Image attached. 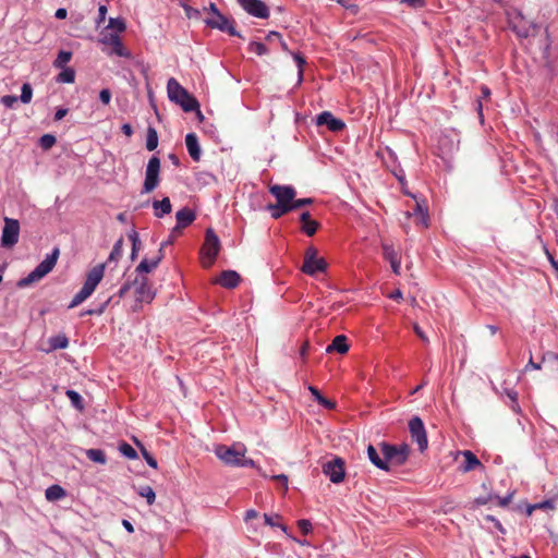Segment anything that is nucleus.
<instances>
[{
    "label": "nucleus",
    "mask_w": 558,
    "mask_h": 558,
    "mask_svg": "<svg viewBox=\"0 0 558 558\" xmlns=\"http://www.w3.org/2000/svg\"><path fill=\"white\" fill-rule=\"evenodd\" d=\"M214 452L226 465L235 468L256 466L252 459L245 458L246 447L244 444L235 442L231 446L217 445Z\"/></svg>",
    "instance_id": "f257e3e1"
},
{
    "label": "nucleus",
    "mask_w": 558,
    "mask_h": 558,
    "mask_svg": "<svg viewBox=\"0 0 558 558\" xmlns=\"http://www.w3.org/2000/svg\"><path fill=\"white\" fill-rule=\"evenodd\" d=\"M167 93L169 99L179 105L183 111H198V113H201L197 99L192 96L174 77L168 80Z\"/></svg>",
    "instance_id": "f03ea898"
},
{
    "label": "nucleus",
    "mask_w": 558,
    "mask_h": 558,
    "mask_svg": "<svg viewBox=\"0 0 558 558\" xmlns=\"http://www.w3.org/2000/svg\"><path fill=\"white\" fill-rule=\"evenodd\" d=\"M105 264L94 266L87 274L81 290L72 299L69 308H74L88 299L104 278Z\"/></svg>",
    "instance_id": "7ed1b4c3"
},
{
    "label": "nucleus",
    "mask_w": 558,
    "mask_h": 558,
    "mask_svg": "<svg viewBox=\"0 0 558 558\" xmlns=\"http://www.w3.org/2000/svg\"><path fill=\"white\" fill-rule=\"evenodd\" d=\"M132 288L137 302L150 303L155 298V292L146 276H136L134 280H128L118 291V298L123 299Z\"/></svg>",
    "instance_id": "20e7f679"
},
{
    "label": "nucleus",
    "mask_w": 558,
    "mask_h": 558,
    "mask_svg": "<svg viewBox=\"0 0 558 558\" xmlns=\"http://www.w3.org/2000/svg\"><path fill=\"white\" fill-rule=\"evenodd\" d=\"M60 256V248L54 247L51 254L47 255L46 258L39 263L36 268L28 274L25 278H22L17 286L20 288H25L34 282L41 280L45 276H47L56 266L58 258Z\"/></svg>",
    "instance_id": "39448f33"
},
{
    "label": "nucleus",
    "mask_w": 558,
    "mask_h": 558,
    "mask_svg": "<svg viewBox=\"0 0 558 558\" xmlns=\"http://www.w3.org/2000/svg\"><path fill=\"white\" fill-rule=\"evenodd\" d=\"M221 248L220 240L213 229H207L205 232V241L201 248V263L204 268H209L214 265Z\"/></svg>",
    "instance_id": "423d86ee"
},
{
    "label": "nucleus",
    "mask_w": 558,
    "mask_h": 558,
    "mask_svg": "<svg viewBox=\"0 0 558 558\" xmlns=\"http://www.w3.org/2000/svg\"><path fill=\"white\" fill-rule=\"evenodd\" d=\"M380 453L385 457L387 461V465H402L409 458L410 448L407 444H402L400 446L390 445L387 442H380L379 445Z\"/></svg>",
    "instance_id": "0eeeda50"
},
{
    "label": "nucleus",
    "mask_w": 558,
    "mask_h": 558,
    "mask_svg": "<svg viewBox=\"0 0 558 558\" xmlns=\"http://www.w3.org/2000/svg\"><path fill=\"white\" fill-rule=\"evenodd\" d=\"M326 268L327 263L318 256V250L313 245L308 246L304 253L301 270L308 276H315L318 272H324Z\"/></svg>",
    "instance_id": "6e6552de"
},
{
    "label": "nucleus",
    "mask_w": 558,
    "mask_h": 558,
    "mask_svg": "<svg viewBox=\"0 0 558 558\" xmlns=\"http://www.w3.org/2000/svg\"><path fill=\"white\" fill-rule=\"evenodd\" d=\"M160 159L157 156L150 157L148 160L145 181L143 185L144 193L153 192L159 184Z\"/></svg>",
    "instance_id": "1a4fd4ad"
},
{
    "label": "nucleus",
    "mask_w": 558,
    "mask_h": 558,
    "mask_svg": "<svg viewBox=\"0 0 558 558\" xmlns=\"http://www.w3.org/2000/svg\"><path fill=\"white\" fill-rule=\"evenodd\" d=\"M20 238V222L13 218H4V227L2 229L1 245L7 248L13 247Z\"/></svg>",
    "instance_id": "9d476101"
},
{
    "label": "nucleus",
    "mask_w": 558,
    "mask_h": 558,
    "mask_svg": "<svg viewBox=\"0 0 558 558\" xmlns=\"http://www.w3.org/2000/svg\"><path fill=\"white\" fill-rule=\"evenodd\" d=\"M323 473L329 477L330 482L339 484L344 480L345 469L344 460L336 457L323 464Z\"/></svg>",
    "instance_id": "9b49d317"
},
{
    "label": "nucleus",
    "mask_w": 558,
    "mask_h": 558,
    "mask_svg": "<svg viewBox=\"0 0 558 558\" xmlns=\"http://www.w3.org/2000/svg\"><path fill=\"white\" fill-rule=\"evenodd\" d=\"M99 41L102 45L108 46L110 48V50L107 51L109 56L116 54L118 57H123L126 59H130L132 57L131 52L123 45L120 36L117 34H104Z\"/></svg>",
    "instance_id": "f8f14e48"
},
{
    "label": "nucleus",
    "mask_w": 558,
    "mask_h": 558,
    "mask_svg": "<svg viewBox=\"0 0 558 558\" xmlns=\"http://www.w3.org/2000/svg\"><path fill=\"white\" fill-rule=\"evenodd\" d=\"M269 192L276 198L277 205L281 206H292L296 195L295 189L290 185L275 184L269 187Z\"/></svg>",
    "instance_id": "ddd939ff"
},
{
    "label": "nucleus",
    "mask_w": 558,
    "mask_h": 558,
    "mask_svg": "<svg viewBox=\"0 0 558 558\" xmlns=\"http://www.w3.org/2000/svg\"><path fill=\"white\" fill-rule=\"evenodd\" d=\"M409 429L411 437L413 441L417 444L420 451H424L428 446V441L423 421L418 416H414L409 422Z\"/></svg>",
    "instance_id": "4468645a"
},
{
    "label": "nucleus",
    "mask_w": 558,
    "mask_h": 558,
    "mask_svg": "<svg viewBox=\"0 0 558 558\" xmlns=\"http://www.w3.org/2000/svg\"><path fill=\"white\" fill-rule=\"evenodd\" d=\"M238 3L252 16L258 19H267L269 16V9L262 0H238Z\"/></svg>",
    "instance_id": "2eb2a0df"
},
{
    "label": "nucleus",
    "mask_w": 558,
    "mask_h": 558,
    "mask_svg": "<svg viewBox=\"0 0 558 558\" xmlns=\"http://www.w3.org/2000/svg\"><path fill=\"white\" fill-rule=\"evenodd\" d=\"M205 23L210 28H217V29H220L222 32H227L230 36H239V37H241V35L235 31V28L229 22V20L225 15H222L221 13H217V15H215L213 17H209V19H206Z\"/></svg>",
    "instance_id": "dca6fc26"
},
{
    "label": "nucleus",
    "mask_w": 558,
    "mask_h": 558,
    "mask_svg": "<svg viewBox=\"0 0 558 558\" xmlns=\"http://www.w3.org/2000/svg\"><path fill=\"white\" fill-rule=\"evenodd\" d=\"M317 124L326 125L328 130L332 132H339L345 128L344 122L340 119L335 118L333 114L329 111H323L320 114L317 116Z\"/></svg>",
    "instance_id": "f3484780"
},
{
    "label": "nucleus",
    "mask_w": 558,
    "mask_h": 558,
    "mask_svg": "<svg viewBox=\"0 0 558 558\" xmlns=\"http://www.w3.org/2000/svg\"><path fill=\"white\" fill-rule=\"evenodd\" d=\"M175 218L177 226L173 228L172 232H177L193 223V221L196 219V215L192 209L184 207L177 211Z\"/></svg>",
    "instance_id": "a211bd4d"
},
{
    "label": "nucleus",
    "mask_w": 558,
    "mask_h": 558,
    "mask_svg": "<svg viewBox=\"0 0 558 558\" xmlns=\"http://www.w3.org/2000/svg\"><path fill=\"white\" fill-rule=\"evenodd\" d=\"M240 280L241 277L236 271L225 270L215 282L219 283L223 288L233 289L239 284Z\"/></svg>",
    "instance_id": "6ab92c4d"
},
{
    "label": "nucleus",
    "mask_w": 558,
    "mask_h": 558,
    "mask_svg": "<svg viewBox=\"0 0 558 558\" xmlns=\"http://www.w3.org/2000/svg\"><path fill=\"white\" fill-rule=\"evenodd\" d=\"M163 258V253L161 251H158L157 255L151 258L147 259L144 258L136 267L135 271L137 272V276H144L143 274L150 272L153 269H155L159 263Z\"/></svg>",
    "instance_id": "aec40b11"
},
{
    "label": "nucleus",
    "mask_w": 558,
    "mask_h": 558,
    "mask_svg": "<svg viewBox=\"0 0 558 558\" xmlns=\"http://www.w3.org/2000/svg\"><path fill=\"white\" fill-rule=\"evenodd\" d=\"M301 230L307 235L313 236L318 230L319 223L311 218L308 211H303L300 216Z\"/></svg>",
    "instance_id": "412c9836"
},
{
    "label": "nucleus",
    "mask_w": 558,
    "mask_h": 558,
    "mask_svg": "<svg viewBox=\"0 0 558 558\" xmlns=\"http://www.w3.org/2000/svg\"><path fill=\"white\" fill-rule=\"evenodd\" d=\"M185 145L191 158L194 161H198L201 158V147L198 143V137L195 133H189L185 136Z\"/></svg>",
    "instance_id": "4be33fe9"
},
{
    "label": "nucleus",
    "mask_w": 558,
    "mask_h": 558,
    "mask_svg": "<svg viewBox=\"0 0 558 558\" xmlns=\"http://www.w3.org/2000/svg\"><path fill=\"white\" fill-rule=\"evenodd\" d=\"M412 215L416 217L417 225H421L423 228L428 227L429 217H428L427 208L424 206V203L416 202L413 213L408 211L407 217L409 218Z\"/></svg>",
    "instance_id": "5701e85b"
},
{
    "label": "nucleus",
    "mask_w": 558,
    "mask_h": 558,
    "mask_svg": "<svg viewBox=\"0 0 558 558\" xmlns=\"http://www.w3.org/2000/svg\"><path fill=\"white\" fill-rule=\"evenodd\" d=\"M367 457L369 461L378 469L389 471L385 457H380L379 452L373 445H368L367 447Z\"/></svg>",
    "instance_id": "b1692460"
},
{
    "label": "nucleus",
    "mask_w": 558,
    "mask_h": 558,
    "mask_svg": "<svg viewBox=\"0 0 558 558\" xmlns=\"http://www.w3.org/2000/svg\"><path fill=\"white\" fill-rule=\"evenodd\" d=\"M464 457V463L460 466L461 471L466 473L474 470L477 466H482L478 458L470 450H465L462 452Z\"/></svg>",
    "instance_id": "393cba45"
},
{
    "label": "nucleus",
    "mask_w": 558,
    "mask_h": 558,
    "mask_svg": "<svg viewBox=\"0 0 558 558\" xmlns=\"http://www.w3.org/2000/svg\"><path fill=\"white\" fill-rule=\"evenodd\" d=\"M327 352L337 351L341 354L347 353L349 351L348 339L344 335H339L335 337L331 343L326 349Z\"/></svg>",
    "instance_id": "a878e982"
},
{
    "label": "nucleus",
    "mask_w": 558,
    "mask_h": 558,
    "mask_svg": "<svg viewBox=\"0 0 558 558\" xmlns=\"http://www.w3.org/2000/svg\"><path fill=\"white\" fill-rule=\"evenodd\" d=\"M154 214L156 217L161 218L162 216L170 214L172 206L169 197H163L161 201L153 202Z\"/></svg>",
    "instance_id": "bb28decb"
},
{
    "label": "nucleus",
    "mask_w": 558,
    "mask_h": 558,
    "mask_svg": "<svg viewBox=\"0 0 558 558\" xmlns=\"http://www.w3.org/2000/svg\"><path fill=\"white\" fill-rule=\"evenodd\" d=\"M65 495V490L60 485H51L45 492L46 499L49 501H57Z\"/></svg>",
    "instance_id": "cd10ccee"
},
{
    "label": "nucleus",
    "mask_w": 558,
    "mask_h": 558,
    "mask_svg": "<svg viewBox=\"0 0 558 558\" xmlns=\"http://www.w3.org/2000/svg\"><path fill=\"white\" fill-rule=\"evenodd\" d=\"M308 390L315 397L316 401L324 408H326V409H335L336 408V403L333 401L326 399L316 387L308 386Z\"/></svg>",
    "instance_id": "c85d7f7f"
},
{
    "label": "nucleus",
    "mask_w": 558,
    "mask_h": 558,
    "mask_svg": "<svg viewBox=\"0 0 558 558\" xmlns=\"http://www.w3.org/2000/svg\"><path fill=\"white\" fill-rule=\"evenodd\" d=\"M158 146V134L155 128L149 126L147 129V137H146V148L149 151H153Z\"/></svg>",
    "instance_id": "c756f323"
},
{
    "label": "nucleus",
    "mask_w": 558,
    "mask_h": 558,
    "mask_svg": "<svg viewBox=\"0 0 558 558\" xmlns=\"http://www.w3.org/2000/svg\"><path fill=\"white\" fill-rule=\"evenodd\" d=\"M86 457L94 461V462H97V463H100V464H106L107 463V458H106V454L105 452L101 450V449H87L86 450Z\"/></svg>",
    "instance_id": "7c9ffc66"
},
{
    "label": "nucleus",
    "mask_w": 558,
    "mask_h": 558,
    "mask_svg": "<svg viewBox=\"0 0 558 558\" xmlns=\"http://www.w3.org/2000/svg\"><path fill=\"white\" fill-rule=\"evenodd\" d=\"M268 210L270 211L271 217L274 219H279L283 215L292 211V207L291 206L277 205V203H276L275 205H272V204L268 205Z\"/></svg>",
    "instance_id": "2f4dec72"
},
{
    "label": "nucleus",
    "mask_w": 558,
    "mask_h": 558,
    "mask_svg": "<svg viewBox=\"0 0 558 558\" xmlns=\"http://www.w3.org/2000/svg\"><path fill=\"white\" fill-rule=\"evenodd\" d=\"M57 81L68 84L74 83L75 71L72 68H63L62 71L58 74Z\"/></svg>",
    "instance_id": "473e14b6"
},
{
    "label": "nucleus",
    "mask_w": 558,
    "mask_h": 558,
    "mask_svg": "<svg viewBox=\"0 0 558 558\" xmlns=\"http://www.w3.org/2000/svg\"><path fill=\"white\" fill-rule=\"evenodd\" d=\"M136 490L141 497L146 498L148 505L155 502L156 494L149 485L140 486Z\"/></svg>",
    "instance_id": "72a5a7b5"
},
{
    "label": "nucleus",
    "mask_w": 558,
    "mask_h": 558,
    "mask_svg": "<svg viewBox=\"0 0 558 558\" xmlns=\"http://www.w3.org/2000/svg\"><path fill=\"white\" fill-rule=\"evenodd\" d=\"M71 58H72L71 51H65V50L59 51L57 59L53 61L54 68L63 69L65 66V64L71 60Z\"/></svg>",
    "instance_id": "f704fd0d"
},
{
    "label": "nucleus",
    "mask_w": 558,
    "mask_h": 558,
    "mask_svg": "<svg viewBox=\"0 0 558 558\" xmlns=\"http://www.w3.org/2000/svg\"><path fill=\"white\" fill-rule=\"evenodd\" d=\"M123 253V239L120 238L113 245L112 251L109 255V262L111 260H118Z\"/></svg>",
    "instance_id": "c9c22d12"
},
{
    "label": "nucleus",
    "mask_w": 558,
    "mask_h": 558,
    "mask_svg": "<svg viewBox=\"0 0 558 558\" xmlns=\"http://www.w3.org/2000/svg\"><path fill=\"white\" fill-rule=\"evenodd\" d=\"M56 144V136L52 134H45L39 138V146L44 150L50 149Z\"/></svg>",
    "instance_id": "e433bc0d"
},
{
    "label": "nucleus",
    "mask_w": 558,
    "mask_h": 558,
    "mask_svg": "<svg viewBox=\"0 0 558 558\" xmlns=\"http://www.w3.org/2000/svg\"><path fill=\"white\" fill-rule=\"evenodd\" d=\"M129 239L132 242L131 258L134 259L136 257V254H137V251L140 248V244H141L140 239H138V233L135 230H132L129 233Z\"/></svg>",
    "instance_id": "4c0bfd02"
},
{
    "label": "nucleus",
    "mask_w": 558,
    "mask_h": 558,
    "mask_svg": "<svg viewBox=\"0 0 558 558\" xmlns=\"http://www.w3.org/2000/svg\"><path fill=\"white\" fill-rule=\"evenodd\" d=\"M66 396L69 397L71 403L78 410L83 409V398L81 395L74 390H68Z\"/></svg>",
    "instance_id": "58836bf2"
},
{
    "label": "nucleus",
    "mask_w": 558,
    "mask_h": 558,
    "mask_svg": "<svg viewBox=\"0 0 558 558\" xmlns=\"http://www.w3.org/2000/svg\"><path fill=\"white\" fill-rule=\"evenodd\" d=\"M32 97H33V88H32L31 84L24 83L22 86L21 96H20L21 101L23 104H28V102H31Z\"/></svg>",
    "instance_id": "ea45409f"
},
{
    "label": "nucleus",
    "mask_w": 558,
    "mask_h": 558,
    "mask_svg": "<svg viewBox=\"0 0 558 558\" xmlns=\"http://www.w3.org/2000/svg\"><path fill=\"white\" fill-rule=\"evenodd\" d=\"M50 344L53 349H65L69 345V339L64 335H59L51 339Z\"/></svg>",
    "instance_id": "a19ab883"
},
{
    "label": "nucleus",
    "mask_w": 558,
    "mask_h": 558,
    "mask_svg": "<svg viewBox=\"0 0 558 558\" xmlns=\"http://www.w3.org/2000/svg\"><path fill=\"white\" fill-rule=\"evenodd\" d=\"M119 450L123 456H125L129 459L137 458L135 449L125 441L120 445Z\"/></svg>",
    "instance_id": "79ce46f5"
},
{
    "label": "nucleus",
    "mask_w": 558,
    "mask_h": 558,
    "mask_svg": "<svg viewBox=\"0 0 558 558\" xmlns=\"http://www.w3.org/2000/svg\"><path fill=\"white\" fill-rule=\"evenodd\" d=\"M248 50L251 52H254V53L258 54V56H263V54H266L268 52L267 47L263 43H259V41H252V43H250Z\"/></svg>",
    "instance_id": "37998d69"
},
{
    "label": "nucleus",
    "mask_w": 558,
    "mask_h": 558,
    "mask_svg": "<svg viewBox=\"0 0 558 558\" xmlns=\"http://www.w3.org/2000/svg\"><path fill=\"white\" fill-rule=\"evenodd\" d=\"M383 253L384 257L389 260L390 263L393 262V259L399 258L398 253L395 251L392 245L389 244H383Z\"/></svg>",
    "instance_id": "c03bdc74"
},
{
    "label": "nucleus",
    "mask_w": 558,
    "mask_h": 558,
    "mask_svg": "<svg viewBox=\"0 0 558 558\" xmlns=\"http://www.w3.org/2000/svg\"><path fill=\"white\" fill-rule=\"evenodd\" d=\"M557 498H550L541 502L535 504L537 510H554L556 508Z\"/></svg>",
    "instance_id": "a18cd8bd"
},
{
    "label": "nucleus",
    "mask_w": 558,
    "mask_h": 558,
    "mask_svg": "<svg viewBox=\"0 0 558 558\" xmlns=\"http://www.w3.org/2000/svg\"><path fill=\"white\" fill-rule=\"evenodd\" d=\"M108 27L110 28H114L117 29L118 32L122 33L125 31L126 28V25H125V22L121 19H110L109 20V25Z\"/></svg>",
    "instance_id": "49530a36"
},
{
    "label": "nucleus",
    "mask_w": 558,
    "mask_h": 558,
    "mask_svg": "<svg viewBox=\"0 0 558 558\" xmlns=\"http://www.w3.org/2000/svg\"><path fill=\"white\" fill-rule=\"evenodd\" d=\"M505 393L507 395V397L511 400V408L513 411H518L519 410V404H518V392L513 389H505Z\"/></svg>",
    "instance_id": "de8ad7c7"
},
{
    "label": "nucleus",
    "mask_w": 558,
    "mask_h": 558,
    "mask_svg": "<svg viewBox=\"0 0 558 558\" xmlns=\"http://www.w3.org/2000/svg\"><path fill=\"white\" fill-rule=\"evenodd\" d=\"M293 58H294V60L296 62V65L299 68V83H301L302 80H303V65L306 62H305V59L301 54H299V53H293Z\"/></svg>",
    "instance_id": "09e8293b"
},
{
    "label": "nucleus",
    "mask_w": 558,
    "mask_h": 558,
    "mask_svg": "<svg viewBox=\"0 0 558 558\" xmlns=\"http://www.w3.org/2000/svg\"><path fill=\"white\" fill-rule=\"evenodd\" d=\"M264 519H265V523L267 525H270V526H280L282 531L286 532L287 527L286 525H282V524H278L275 520L279 519V515L278 514H275V515H270V514H267L265 513L264 514Z\"/></svg>",
    "instance_id": "8fccbe9b"
},
{
    "label": "nucleus",
    "mask_w": 558,
    "mask_h": 558,
    "mask_svg": "<svg viewBox=\"0 0 558 558\" xmlns=\"http://www.w3.org/2000/svg\"><path fill=\"white\" fill-rule=\"evenodd\" d=\"M141 451L147 464L154 469H157V460L146 450V448L142 446Z\"/></svg>",
    "instance_id": "3c124183"
},
{
    "label": "nucleus",
    "mask_w": 558,
    "mask_h": 558,
    "mask_svg": "<svg viewBox=\"0 0 558 558\" xmlns=\"http://www.w3.org/2000/svg\"><path fill=\"white\" fill-rule=\"evenodd\" d=\"M298 526L304 535L308 534L312 531V523L306 519L299 520Z\"/></svg>",
    "instance_id": "603ef678"
},
{
    "label": "nucleus",
    "mask_w": 558,
    "mask_h": 558,
    "mask_svg": "<svg viewBox=\"0 0 558 558\" xmlns=\"http://www.w3.org/2000/svg\"><path fill=\"white\" fill-rule=\"evenodd\" d=\"M183 10L189 19H198L201 16V12L197 9H194L187 4H183Z\"/></svg>",
    "instance_id": "864d4df0"
},
{
    "label": "nucleus",
    "mask_w": 558,
    "mask_h": 558,
    "mask_svg": "<svg viewBox=\"0 0 558 558\" xmlns=\"http://www.w3.org/2000/svg\"><path fill=\"white\" fill-rule=\"evenodd\" d=\"M314 203V199L313 198H300V199H294V203L292 204V210L293 209H296V208H300V207H303V206H306V205H311Z\"/></svg>",
    "instance_id": "5fc2aeb1"
},
{
    "label": "nucleus",
    "mask_w": 558,
    "mask_h": 558,
    "mask_svg": "<svg viewBox=\"0 0 558 558\" xmlns=\"http://www.w3.org/2000/svg\"><path fill=\"white\" fill-rule=\"evenodd\" d=\"M17 101V97L14 96V95H5L1 98V102L7 107V108H12L14 106V104H16Z\"/></svg>",
    "instance_id": "6e6d98bb"
},
{
    "label": "nucleus",
    "mask_w": 558,
    "mask_h": 558,
    "mask_svg": "<svg viewBox=\"0 0 558 558\" xmlns=\"http://www.w3.org/2000/svg\"><path fill=\"white\" fill-rule=\"evenodd\" d=\"M512 497H513V494H509L508 496L506 497H499V496H494V499L497 500V505L500 506V507H507L511 500H512Z\"/></svg>",
    "instance_id": "4d7b16f0"
},
{
    "label": "nucleus",
    "mask_w": 558,
    "mask_h": 558,
    "mask_svg": "<svg viewBox=\"0 0 558 558\" xmlns=\"http://www.w3.org/2000/svg\"><path fill=\"white\" fill-rule=\"evenodd\" d=\"M271 478L281 484L283 493H286L288 490V476L287 475H284V474L274 475Z\"/></svg>",
    "instance_id": "13d9d810"
},
{
    "label": "nucleus",
    "mask_w": 558,
    "mask_h": 558,
    "mask_svg": "<svg viewBox=\"0 0 558 558\" xmlns=\"http://www.w3.org/2000/svg\"><path fill=\"white\" fill-rule=\"evenodd\" d=\"M401 3L408 4L410 8L420 9L425 5L424 0H400Z\"/></svg>",
    "instance_id": "bf43d9fd"
},
{
    "label": "nucleus",
    "mask_w": 558,
    "mask_h": 558,
    "mask_svg": "<svg viewBox=\"0 0 558 558\" xmlns=\"http://www.w3.org/2000/svg\"><path fill=\"white\" fill-rule=\"evenodd\" d=\"M99 99L101 100L102 104L108 105L111 100L110 90L107 88L101 89L99 93Z\"/></svg>",
    "instance_id": "052dcab7"
},
{
    "label": "nucleus",
    "mask_w": 558,
    "mask_h": 558,
    "mask_svg": "<svg viewBox=\"0 0 558 558\" xmlns=\"http://www.w3.org/2000/svg\"><path fill=\"white\" fill-rule=\"evenodd\" d=\"M106 14H107V7L106 5H100L99 9H98V19L96 21L97 26H99L101 23L105 22Z\"/></svg>",
    "instance_id": "680f3d73"
},
{
    "label": "nucleus",
    "mask_w": 558,
    "mask_h": 558,
    "mask_svg": "<svg viewBox=\"0 0 558 558\" xmlns=\"http://www.w3.org/2000/svg\"><path fill=\"white\" fill-rule=\"evenodd\" d=\"M492 500H494V495H487V496H481V497L475 498L474 502L477 506H484V505L490 502Z\"/></svg>",
    "instance_id": "e2e57ef3"
},
{
    "label": "nucleus",
    "mask_w": 558,
    "mask_h": 558,
    "mask_svg": "<svg viewBox=\"0 0 558 558\" xmlns=\"http://www.w3.org/2000/svg\"><path fill=\"white\" fill-rule=\"evenodd\" d=\"M413 329H414V332L416 333V336L424 342V343H428V338L427 336L424 333V331L422 330V328L417 325V324H414L413 326Z\"/></svg>",
    "instance_id": "0e129e2a"
},
{
    "label": "nucleus",
    "mask_w": 558,
    "mask_h": 558,
    "mask_svg": "<svg viewBox=\"0 0 558 558\" xmlns=\"http://www.w3.org/2000/svg\"><path fill=\"white\" fill-rule=\"evenodd\" d=\"M390 265H391L392 271L396 275H399L400 274V268H401L400 258L393 259V262H391Z\"/></svg>",
    "instance_id": "69168bd1"
},
{
    "label": "nucleus",
    "mask_w": 558,
    "mask_h": 558,
    "mask_svg": "<svg viewBox=\"0 0 558 558\" xmlns=\"http://www.w3.org/2000/svg\"><path fill=\"white\" fill-rule=\"evenodd\" d=\"M66 113H68V109L59 108L54 113V120L60 121L61 119H63L66 116Z\"/></svg>",
    "instance_id": "338daca9"
},
{
    "label": "nucleus",
    "mask_w": 558,
    "mask_h": 558,
    "mask_svg": "<svg viewBox=\"0 0 558 558\" xmlns=\"http://www.w3.org/2000/svg\"><path fill=\"white\" fill-rule=\"evenodd\" d=\"M258 517V512L254 509H250L246 511L245 513V521H250V520H253V519H256Z\"/></svg>",
    "instance_id": "774afa93"
}]
</instances>
